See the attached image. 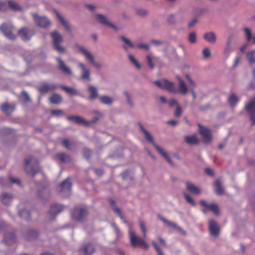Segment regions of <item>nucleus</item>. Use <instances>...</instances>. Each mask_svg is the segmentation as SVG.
Masks as SVG:
<instances>
[{
	"mask_svg": "<svg viewBox=\"0 0 255 255\" xmlns=\"http://www.w3.org/2000/svg\"><path fill=\"white\" fill-rule=\"evenodd\" d=\"M63 209L62 206L59 204H53L51 206L49 210L50 214L52 215H57L60 213Z\"/></svg>",
	"mask_w": 255,
	"mask_h": 255,
	"instance_id": "a878e982",
	"label": "nucleus"
},
{
	"mask_svg": "<svg viewBox=\"0 0 255 255\" xmlns=\"http://www.w3.org/2000/svg\"><path fill=\"white\" fill-rule=\"evenodd\" d=\"M188 40L191 43H195L196 41V35L194 32L189 33L188 36Z\"/></svg>",
	"mask_w": 255,
	"mask_h": 255,
	"instance_id": "3c124183",
	"label": "nucleus"
},
{
	"mask_svg": "<svg viewBox=\"0 0 255 255\" xmlns=\"http://www.w3.org/2000/svg\"><path fill=\"white\" fill-rule=\"evenodd\" d=\"M128 235L130 243L133 247L136 246H141L147 249L148 248V244L144 242V241L135 235V232L132 230H129L128 231Z\"/></svg>",
	"mask_w": 255,
	"mask_h": 255,
	"instance_id": "39448f33",
	"label": "nucleus"
},
{
	"mask_svg": "<svg viewBox=\"0 0 255 255\" xmlns=\"http://www.w3.org/2000/svg\"><path fill=\"white\" fill-rule=\"evenodd\" d=\"M139 226H140V229H141L142 232L143 234V237L145 238L146 233V228L144 226V224L142 222L140 221L139 222Z\"/></svg>",
	"mask_w": 255,
	"mask_h": 255,
	"instance_id": "680f3d73",
	"label": "nucleus"
},
{
	"mask_svg": "<svg viewBox=\"0 0 255 255\" xmlns=\"http://www.w3.org/2000/svg\"><path fill=\"white\" fill-rule=\"evenodd\" d=\"M205 172L207 174H208L210 176H212L213 175V171L212 169L210 168H206L205 169Z\"/></svg>",
	"mask_w": 255,
	"mask_h": 255,
	"instance_id": "774afa93",
	"label": "nucleus"
},
{
	"mask_svg": "<svg viewBox=\"0 0 255 255\" xmlns=\"http://www.w3.org/2000/svg\"><path fill=\"white\" fill-rule=\"evenodd\" d=\"M88 91L90 93L89 98L91 100H95L99 98L98 90L96 87L92 85L88 86Z\"/></svg>",
	"mask_w": 255,
	"mask_h": 255,
	"instance_id": "393cba45",
	"label": "nucleus"
},
{
	"mask_svg": "<svg viewBox=\"0 0 255 255\" xmlns=\"http://www.w3.org/2000/svg\"><path fill=\"white\" fill-rule=\"evenodd\" d=\"M67 119L76 124L84 126H88V121L85 120L83 118L78 116H68Z\"/></svg>",
	"mask_w": 255,
	"mask_h": 255,
	"instance_id": "f3484780",
	"label": "nucleus"
},
{
	"mask_svg": "<svg viewBox=\"0 0 255 255\" xmlns=\"http://www.w3.org/2000/svg\"><path fill=\"white\" fill-rule=\"evenodd\" d=\"M128 59L130 62L137 69L140 70L141 69V66L137 60L135 59V58L131 54H129L128 56Z\"/></svg>",
	"mask_w": 255,
	"mask_h": 255,
	"instance_id": "37998d69",
	"label": "nucleus"
},
{
	"mask_svg": "<svg viewBox=\"0 0 255 255\" xmlns=\"http://www.w3.org/2000/svg\"><path fill=\"white\" fill-rule=\"evenodd\" d=\"M124 95H125V96L126 97V101H127L128 104L130 107L133 106V103L132 101L131 96H130V94H129V93L127 91H125L124 92Z\"/></svg>",
	"mask_w": 255,
	"mask_h": 255,
	"instance_id": "09e8293b",
	"label": "nucleus"
},
{
	"mask_svg": "<svg viewBox=\"0 0 255 255\" xmlns=\"http://www.w3.org/2000/svg\"><path fill=\"white\" fill-rule=\"evenodd\" d=\"M146 59L149 66L152 69L154 68L153 62L157 61L159 60V58L158 57L154 56L152 54L146 55Z\"/></svg>",
	"mask_w": 255,
	"mask_h": 255,
	"instance_id": "c85d7f7f",
	"label": "nucleus"
},
{
	"mask_svg": "<svg viewBox=\"0 0 255 255\" xmlns=\"http://www.w3.org/2000/svg\"><path fill=\"white\" fill-rule=\"evenodd\" d=\"M12 199V195L4 193L2 195L1 201L3 204L7 205L9 204Z\"/></svg>",
	"mask_w": 255,
	"mask_h": 255,
	"instance_id": "a19ab883",
	"label": "nucleus"
},
{
	"mask_svg": "<svg viewBox=\"0 0 255 255\" xmlns=\"http://www.w3.org/2000/svg\"><path fill=\"white\" fill-rule=\"evenodd\" d=\"M55 13L58 20L61 23L62 25L64 27L65 30L68 32H71V28L70 25L68 24L67 21L64 18V17L57 11H56Z\"/></svg>",
	"mask_w": 255,
	"mask_h": 255,
	"instance_id": "b1692460",
	"label": "nucleus"
},
{
	"mask_svg": "<svg viewBox=\"0 0 255 255\" xmlns=\"http://www.w3.org/2000/svg\"><path fill=\"white\" fill-rule=\"evenodd\" d=\"M113 210L114 212L115 213H116V214H117L118 215V216L120 217L121 220H123L124 219V217L122 215V213L121 212V210H120V209L119 208H118V207H117L116 206H114L113 208Z\"/></svg>",
	"mask_w": 255,
	"mask_h": 255,
	"instance_id": "052dcab7",
	"label": "nucleus"
},
{
	"mask_svg": "<svg viewBox=\"0 0 255 255\" xmlns=\"http://www.w3.org/2000/svg\"><path fill=\"white\" fill-rule=\"evenodd\" d=\"M56 158L63 163H68L70 161L69 156L64 153H59L56 155Z\"/></svg>",
	"mask_w": 255,
	"mask_h": 255,
	"instance_id": "473e14b6",
	"label": "nucleus"
},
{
	"mask_svg": "<svg viewBox=\"0 0 255 255\" xmlns=\"http://www.w3.org/2000/svg\"><path fill=\"white\" fill-rule=\"evenodd\" d=\"M158 152L165 158L166 159L167 162L172 166H174V164L172 162L171 158L168 155L167 153L161 147H157Z\"/></svg>",
	"mask_w": 255,
	"mask_h": 255,
	"instance_id": "72a5a7b5",
	"label": "nucleus"
},
{
	"mask_svg": "<svg viewBox=\"0 0 255 255\" xmlns=\"http://www.w3.org/2000/svg\"><path fill=\"white\" fill-rule=\"evenodd\" d=\"M215 191L218 195H222L224 193V188L222 186L221 182L219 180H216L215 182Z\"/></svg>",
	"mask_w": 255,
	"mask_h": 255,
	"instance_id": "58836bf2",
	"label": "nucleus"
},
{
	"mask_svg": "<svg viewBox=\"0 0 255 255\" xmlns=\"http://www.w3.org/2000/svg\"><path fill=\"white\" fill-rule=\"evenodd\" d=\"M135 12L136 15L141 17L146 16L148 13L147 10L143 8H136Z\"/></svg>",
	"mask_w": 255,
	"mask_h": 255,
	"instance_id": "49530a36",
	"label": "nucleus"
},
{
	"mask_svg": "<svg viewBox=\"0 0 255 255\" xmlns=\"http://www.w3.org/2000/svg\"><path fill=\"white\" fill-rule=\"evenodd\" d=\"M245 109L250 115V119L252 121V125L255 124V96L245 105Z\"/></svg>",
	"mask_w": 255,
	"mask_h": 255,
	"instance_id": "0eeeda50",
	"label": "nucleus"
},
{
	"mask_svg": "<svg viewBox=\"0 0 255 255\" xmlns=\"http://www.w3.org/2000/svg\"><path fill=\"white\" fill-rule=\"evenodd\" d=\"M231 50H232V48L231 46V43H230V41L229 40L227 41V42L226 43V45L225 47L224 51L226 54L229 55L230 54V53L231 52Z\"/></svg>",
	"mask_w": 255,
	"mask_h": 255,
	"instance_id": "6e6d98bb",
	"label": "nucleus"
},
{
	"mask_svg": "<svg viewBox=\"0 0 255 255\" xmlns=\"http://www.w3.org/2000/svg\"><path fill=\"white\" fill-rule=\"evenodd\" d=\"M14 108L10 107L7 103H4L0 106L1 111L6 115H10L14 110Z\"/></svg>",
	"mask_w": 255,
	"mask_h": 255,
	"instance_id": "c756f323",
	"label": "nucleus"
},
{
	"mask_svg": "<svg viewBox=\"0 0 255 255\" xmlns=\"http://www.w3.org/2000/svg\"><path fill=\"white\" fill-rule=\"evenodd\" d=\"M121 39L125 42V45H123V48L125 49V50L126 51H128V47H130V48H133V44H132V43L131 42V41L126 38V37L123 36L121 37Z\"/></svg>",
	"mask_w": 255,
	"mask_h": 255,
	"instance_id": "f704fd0d",
	"label": "nucleus"
},
{
	"mask_svg": "<svg viewBox=\"0 0 255 255\" xmlns=\"http://www.w3.org/2000/svg\"><path fill=\"white\" fill-rule=\"evenodd\" d=\"M209 230L211 236L217 237L220 233V228L218 224L213 220L209 221Z\"/></svg>",
	"mask_w": 255,
	"mask_h": 255,
	"instance_id": "dca6fc26",
	"label": "nucleus"
},
{
	"mask_svg": "<svg viewBox=\"0 0 255 255\" xmlns=\"http://www.w3.org/2000/svg\"><path fill=\"white\" fill-rule=\"evenodd\" d=\"M186 186L187 189L191 192L195 194H200V190L199 188L196 186H195L192 183L187 182L186 183Z\"/></svg>",
	"mask_w": 255,
	"mask_h": 255,
	"instance_id": "bb28decb",
	"label": "nucleus"
},
{
	"mask_svg": "<svg viewBox=\"0 0 255 255\" xmlns=\"http://www.w3.org/2000/svg\"><path fill=\"white\" fill-rule=\"evenodd\" d=\"M34 34V31L32 28L25 27L21 28L18 32V35L24 41L30 40Z\"/></svg>",
	"mask_w": 255,
	"mask_h": 255,
	"instance_id": "9d476101",
	"label": "nucleus"
},
{
	"mask_svg": "<svg viewBox=\"0 0 255 255\" xmlns=\"http://www.w3.org/2000/svg\"><path fill=\"white\" fill-rule=\"evenodd\" d=\"M185 78L189 82V89L191 93L193 99L195 100L196 98V94L194 90V88L196 87V83L188 74L185 75Z\"/></svg>",
	"mask_w": 255,
	"mask_h": 255,
	"instance_id": "aec40b11",
	"label": "nucleus"
},
{
	"mask_svg": "<svg viewBox=\"0 0 255 255\" xmlns=\"http://www.w3.org/2000/svg\"><path fill=\"white\" fill-rule=\"evenodd\" d=\"M62 144L68 150L73 149L75 147V143L68 139H64L62 140Z\"/></svg>",
	"mask_w": 255,
	"mask_h": 255,
	"instance_id": "cd10ccee",
	"label": "nucleus"
},
{
	"mask_svg": "<svg viewBox=\"0 0 255 255\" xmlns=\"http://www.w3.org/2000/svg\"><path fill=\"white\" fill-rule=\"evenodd\" d=\"M77 66L81 70L80 79L90 81L91 80L90 70L84 63L81 62L78 63Z\"/></svg>",
	"mask_w": 255,
	"mask_h": 255,
	"instance_id": "6e6552de",
	"label": "nucleus"
},
{
	"mask_svg": "<svg viewBox=\"0 0 255 255\" xmlns=\"http://www.w3.org/2000/svg\"><path fill=\"white\" fill-rule=\"evenodd\" d=\"M178 80L179 83L178 89H177V93L184 95L187 94L188 93V88L186 84L184 82V81L179 77H178Z\"/></svg>",
	"mask_w": 255,
	"mask_h": 255,
	"instance_id": "4be33fe9",
	"label": "nucleus"
},
{
	"mask_svg": "<svg viewBox=\"0 0 255 255\" xmlns=\"http://www.w3.org/2000/svg\"><path fill=\"white\" fill-rule=\"evenodd\" d=\"M51 114L54 116H59L63 114V111L60 110H54L51 111Z\"/></svg>",
	"mask_w": 255,
	"mask_h": 255,
	"instance_id": "e2e57ef3",
	"label": "nucleus"
},
{
	"mask_svg": "<svg viewBox=\"0 0 255 255\" xmlns=\"http://www.w3.org/2000/svg\"><path fill=\"white\" fill-rule=\"evenodd\" d=\"M22 95L23 96V98L26 102H30L31 101V99L28 94L26 91H22Z\"/></svg>",
	"mask_w": 255,
	"mask_h": 255,
	"instance_id": "69168bd1",
	"label": "nucleus"
},
{
	"mask_svg": "<svg viewBox=\"0 0 255 255\" xmlns=\"http://www.w3.org/2000/svg\"><path fill=\"white\" fill-rule=\"evenodd\" d=\"M158 218L160 220L162 221L166 226H168L173 228L177 229L178 231H180L183 234H185V232L183 231L181 228L178 227L175 223L171 222L169 220H167L165 218L160 216H158Z\"/></svg>",
	"mask_w": 255,
	"mask_h": 255,
	"instance_id": "412c9836",
	"label": "nucleus"
},
{
	"mask_svg": "<svg viewBox=\"0 0 255 255\" xmlns=\"http://www.w3.org/2000/svg\"><path fill=\"white\" fill-rule=\"evenodd\" d=\"M60 88L66 93L69 95H75L77 94V90L73 88L67 87L64 85L60 86Z\"/></svg>",
	"mask_w": 255,
	"mask_h": 255,
	"instance_id": "ea45409f",
	"label": "nucleus"
},
{
	"mask_svg": "<svg viewBox=\"0 0 255 255\" xmlns=\"http://www.w3.org/2000/svg\"><path fill=\"white\" fill-rule=\"evenodd\" d=\"M62 98L59 94H54L49 98L50 103L54 104H58L61 102Z\"/></svg>",
	"mask_w": 255,
	"mask_h": 255,
	"instance_id": "c9c22d12",
	"label": "nucleus"
},
{
	"mask_svg": "<svg viewBox=\"0 0 255 255\" xmlns=\"http://www.w3.org/2000/svg\"><path fill=\"white\" fill-rule=\"evenodd\" d=\"M144 136H145V137L146 138V139L153 144V145L154 146V147L155 148V149L157 150V147H160V146H159L158 145L156 144V143L154 142V141L153 139V138H152L151 135L148 132V131H146L144 133Z\"/></svg>",
	"mask_w": 255,
	"mask_h": 255,
	"instance_id": "a18cd8bd",
	"label": "nucleus"
},
{
	"mask_svg": "<svg viewBox=\"0 0 255 255\" xmlns=\"http://www.w3.org/2000/svg\"><path fill=\"white\" fill-rule=\"evenodd\" d=\"M57 88V86L53 83H44L40 87L38 90L40 93H46L50 91H54Z\"/></svg>",
	"mask_w": 255,
	"mask_h": 255,
	"instance_id": "a211bd4d",
	"label": "nucleus"
},
{
	"mask_svg": "<svg viewBox=\"0 0 255 255\" xmlns=\"http://www.w3.org/2000/svg\"><path fill=\"white\" fill-rule=\"evenodd\" d=\"M152 245H153L154 249L155 250L157 255H164L162 251L160 250V249L158 246L157 244L156 243L155 241L152 242Z\"/></svg>",
	"mask_w": 255,
	"mask_h": 255,
	"instance_id": "864d4df0",
	"label": "nucleus"
},
{
	"mask_svg": "<svg viewBox=\"0 0 255 255\" xmlns=\"http://www.w3.org/2000/svg\"><path fill=\"white\" fill-rule=\"evenodd\" d=\"M18 214L19 216L26 220H28L30 218L29 212L26 209L22 210L19 212Z\"/></svg>",
	"mask_w": 255,
	"mask_h": 255,
	"instance_id": "de8ad7c7",
	"label": "nucleus"
},
{
	"mask_svg": "<svg viewBox=\"0 0 255 255\" xmlns=\"http://www.w3.org/2000/svg\"><path fill=\"white\" fill-rule=\"evenodd\" d=\"M154 84L161 89L166 90L173 93H177L178 90L175 87V84L166 79L156 81Z\"/></svg>",
	"mask_w": 255,
	"mask_h": 255,
	"instance_id": "20e7f679",
	"label": "nucleus"
},
{
	"mask_svg": "<svg viewBox=\"0 0 255 255\" xmlns=\"http://www.w3.org/2000/svg\"><path fill=\"white\" fill-rule=\"evenodd\" d=\"M74 48L78 52L83 55L85 58L88 60L91 64H92L95 67L97 68H102V64L96 61L94 56L85 47L81 46L78 44H76L74 45Z\"/></svg>",
	"mask_w": 255,
	"mask_h": 255,
	"instance_id": "f257e3e1",
	"label": "nucleus"
},
{
	"mask_svg": "<svg viewBox=\"0 0 255 255\" xmlns=\"http://www.w3.org/2000/svg\"><path fill=\"white\" fill-rule=\"evenodd\" d=\"M58 63L57 69L63 74L71 76L72 75V70L59 57L56 58Z\"/></svg>",
	"mask_w": 255,
	"mask_h": 255,
	"instance_id": "ddd939ff",
	"label": "nucleus"
},
{
	"mask_svg": "<svg viewBox=\"0 0 255 255\" xmlns=\"http://www.w3.org/2000/svg\"><path fill=\"white\" fill-rule=\"evenodd\" d=\"M244 32L246 36L247 40L250 41L252 39V33L250 29L246 27L244 28Z\"/></svg>",
	"mask_w": 255,
	"mask_h": 255,
	"instance_id": "5fc2aeb1",
	"label": "nucleus"
},
{
	"mask_svg": "<svg viewBox=\"0 0 255 255\" xmlns=\"http://www.w3.org/2000/svg\"><path fill=\"white\" fill-rule=\"evenodd\" d=\"M99 99L102 104L107 105H112L114 101L113 99L112 98L106 95L100 96L99 97Z\"/></svg>",
	"mask_w": 255,
	"mask_h": 255,
	"instance_id": "2f4dec72",
	"label": "nucleus"
},
{
	"mask_svg": "<svg viewBox=\"0 0 255 255\" xmlns=\"http://www.w3.org/2000/svg\"><path fill=\"white\" fill-rule=\"evenodd\" d=\"M128 59L130 62L137 69L140 70L141 69V66L137 60L135 59V58L131 54H129L128 56Z\"/></svg>",
	"mask_w": 255,
	"mask_h": 255,
	"instance_id": "79ce46f5",
	"label": "nucleus"
},
{
	"mask_svg": "<svg viewBox=\"0 0 255 255\" xmlns=\"http://www.w3.org/2000/svg\"><path fill=\"white\" fill-rule=\"evenodd\" d=\"M182 115V110L179 104H177V107L175 112H174V116L176 118H180Z\"/></svg>",
	"mask_w": 255,
	"mask_h": 255,
	"instance_id": "603ef678",
	"label": "nucleus"
},
{
	"mask_svg": "<svg viewBox=\"0 0 255 255\" xmlns=\"http://www.w3.org/2000/svg\"><path fill=\"white\" fill-rule=\"evenodd\" d=\"M9 7L15 11H20L22 10L21 7L16 2L12 1L8 2Z\"/></svg>",
	"mask_w": 255,
	"mask_h": 255,
	"instance_id": "c03bdc74",
	"label": "nucleus"
},
{
	"mask_svg": "<svg viewBox=\"0 0 255 255\" xmlns=\"http://www.w3.org/2000/svg\"><path fill=\"white\" fill-rule=\"evenodd\" d=\"M239 99L237 96L234 93L232 94L228 98V102L231 107H235L237 103L239 102Z\"/></svg>",
	"mask_w": 255,
	"mask_h": 255,
	"instance_id": "e433bc0d",
	"label": "nucleus"
},
{
	"mask_svg": "<svg viewBox=\"0 0 255 255\" xmlns=\"http://www.w3.org/2000/svg\"><path fill=\"white\" fill-rule=\"evenodd\" d=\"M24 165L25 172L27 175L34 176L39 171L37 161L33 157H30L25 159Z\"/></svg>",
	"mask_w": 255,
	"mask_h": 255,
	"instance_id": "f03ea898",
	"label": "nucleus"
},
{
	"mask_svg": "<svg viewBox=\"0 0 255 255\" xmlns=\"http://www.w3.org/2000/svg\"><path fill=\"white\" fill-rule=\"evenodd\" d=\"M14 29L13 26L11 24L3 23L0 26V30L7 38L10 39H14L15 36L12 33V30Z\"/></svg>",
	"mask_w": 255,
	"mask_h": 255,
	"instance_id": "9b49d317",
	"label": "nucleus"
},
{
	"mask_svg": "<svg viewBox=\"0 0 255 255\" xmlns=\"http://www.w3.org/2000/svg\"><path fill=\"white\" fill-rule=\"evenodd\" d=\"M184 198L187 202L191 204L192 205L194 206L195 205V203L194 201L187 194H184Z\"/></svg>",
	"mask_w": 255,
	"mask_h": 255,
	"instance_id": "bf43d9fd",
	"label": "nucleus"
},
{
	"mask_svg": "<svg viewBox=\"0 0 255 255\" xmlns=\"http://www.w3.org/2000/svg\"><path fill=\"white\" fill-rule=\"evenodd\" d=\"M185 141L189 145H195L198 143V139L196 135L185 136L184 137Z\"/></svg>",
	"mask_w": 255,
	"mask_h": 255,
	"instance_id": "7c9ffc66",
	"label": "nucleus"
},
{
	"mask_svg": "<svg viewBox=\"0 0 255 255\" xmlns=\"http://www.w3.org/2000/svg\"><path fill=\"white\" fill-rule=\"evenodd\" d=\"M71 183L70 181V178L67 177L60 185V192L64 197L68 196L70 193L71 189Z\"/></svg>",
	"mask_w": 255,
	"mask_h": 255,
	"instance_id": "f8f14e48",
	"label": "nucleus"
},
{
	"mask_svg": "<svg viewBox=\"0 0 255 255\" xmlns=\"http://www.w3.org/2000/svg\"><path fill=\"white\" fill-rule=\"evenodd\" d=\"M202 54L204 58H208L211 56V52L208 48H205L202 50Z\"/></svg>",
	"mask_w": 255,
	"mask_h": 255,
	"instance_id": "4d7b16f0",
	"label": "nucleus"
},
{
	"mask_svg": "<svg viewBox=\"0 0 255 255\" xmlns=\"http://www.w3.org/2000/svg\"><path fill=\"white\" fill-rule=\"evenodd\" d=\"M207 209L211 210L216 215H218L219 214L218 206L215 204L213 203L209 205Z\"/></svg>",
	"mask_w": 255,
	"mask_h": 255,
	"instance_id": "8fccbe9b",
	"label": "nucleus"
},
{
	"mask_svg": "<svg viewBox=\"0 0 255 255\" xmlns=\"http://www.w3.org/2000/svg\"><path fill=\"white\" fill-rule=\"evenodd\" d=\"M204 39L210 43H215L217 40V37L213 32H208L204 34Z\"/></svg>",
	"mask_w": 255,
	"mask_h": 255,
	"instance_id": "5701e85b",
	"label": "nucleus"
},
{
	"mask_svg": "<svg viewBox=\"0 0 255 255\" xmlns=\"http://www.w3.org/2000/svg\"><path fill=\"white\" fill-rule=\"evenodd\" d=\"M83 154L85 157L88 158L91 154V150L88 148H85L83 150Z\"/></svg>",
	"mask_w": 255,
	"mask_h": 255,
	"instance_id": "338daca9",
	"label": "nucleus"
},
{
	"mask_svg": "<svg viewBox=\"0 0 255 255\" xmlns=\"http://www.w3.org/2000/svg\"><path fill=\"white\" fill-rule=\"evenodd\" d=\"M34 23L41 28H47L51 26L50 20L45 16H39L36 13L32 14Z\"/></svg>",
	"mask_w": 255,
	"mask_h": 255,
	"instance_id": "423d86ee",
	"label": "nucleus"
},
{
	"mask_svg": "<svg viewBox=\"0 0 255 255\" xmlns=\"http://www.w3.org/2000/svg\"><path fill=\"white\" fill-rule=\"evenodd\" d=\"M50 35L52 39L54 49L60 53H64L66 51V48L61 45L64 41L63 35L57 31L51 32Z\"/></svg>",
	"mask_w": 255,
	"mask_h": 255,
	"instance_id": "7ed1b4c3",
	"label": "nucleus"
},
{
	"mask_svg": "<svg viewBox=\"0 0 255 255\" xmlns=\"http://www.w3.org/2000/svg\"><path fill=\"white\" fill-rule=\"evenodd\" d=\"M10 181L13 184H15L18 185V186H21V181L18 178H13L12 177H10Z\"/></svg>",
	"mask_w": 255,
	"mask_h": 255,
	"instance_id": "0e129e2a",
	"label": "nucleus"
},
{
	"mask_svg": "<svg viewBox=\"0 0 255 255\" xmlns=\"http://www.w3.org/2000/svg\"><path fill=\"white\" fill-rule=\"evenodd\" d=\"M247 59L250 64H252L255 62V50L247 52Z\"/></svg>",
	"mask_w": 255,
	"mask_h": 255,
	"instance_id": "4c0bfd02",
	"label": "nucleus"
},
{
	"mask_svg": "<svg viewBox=\"0 0 255 255\" xmlns=\"http://www.w3.org/2000/svg\"><path fill=\"white\" fill-rule=\"evenodd\" d=\"M95 16L101 24L108 26L116 31L118 30V27L112 23L105 15L102 14H97L95 15Z\"/></svg>",
	"mask_w": 255,
	"mask_h": 255,
	"instance_id": "4468645a",
	"label": "nucleus"
},
{
	"mask_svg": "<svg viewBox=\"0 0 255 255\" xmlns=\"http://www.w3.org/2000/svg\"><path fill=\"white\" fill-rule=\"evenodd\" d=\"M198 126L199 128V132L205 142L209 143L211 140V130L209 128L202 126L200 124H198Z\"/></svg>",
	"mask_w": 255,
	"mask_h": 255,
	"instance_id": "2eb2a0df",
	"label": "nucleus"
},
{
	"mask_svg": "<svg viewBox=\"0 0 255 255\" xmlns=\"http://www.w3.org/2000/svg\"><path fill=\"white\" fill-rule=\"evenodd\" d=\"M94 250L95 249L93 246L90 243L83 245L80 249V251L84 255H91L94 253Z\"/></svg>",
	"mask_w": 255,
	"mask_h": 255,
	"instance_id": "6ab92c4d",
	"label": "nucleus"
},
{
	"mask_svg": "<svg viewBox=\"0 0 255 255\" xmlns=\"http://www.w3.org/2000/svg\"><path fill=\"white\" fill-rule=\"evenodd\" d=\"M87 215V211L85 209L76 208L74 209L72 217L74 220L82 222L86 218Z\"/></svg>",
	"mask_w": 255,
	"mask_h": 255,
	"instance_id": "1a4fd4ad",
	"label": "nucleus"
},
{
	"mask_svg": "<svg viewBox=\"0 0 255 255\" xmlns=\"http://www.w3.org/2000/svg\"><path fill=\"white\" fill-rule=\"evenodd\" d=\"M112 226L115 230V232L116 234L117 238H120L122 236V233L121 232L120 230L118 229V227L115 224H113Z\"/></svg>",
	"mask_w": 255,
	"mask_h": 255,
	"instance_id": "13d9d810",
	"label": "nucleus"
}]
</instances>
